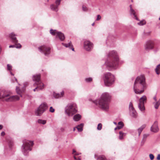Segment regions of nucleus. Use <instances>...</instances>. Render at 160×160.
<instances>
[{
    "mask_svg": "<svg viewBox=\"0 0 160 160\" xmlns=\"http://www.w3.org/2000/svg\"><path fill=\"white\" fill-rule=\"evenodd\" d=\"M114 123L115 125H117V122H114Z\"/></svg>",
    "mask_w": 160,
    "mask_h": 160,
    "instance_id": "nucleus-59",
    "label": "nucleus"
},
{
    "mask_svg": "<svg viewBox=\"0 0 160 160\" xmlns=\"http://www.w3.org/2000/svg\"><path fill=\"white\" fill-rule=\"evenodd\" d=\"M60 4V0H56L55 3L51 5V9L53 11L57 12L58 10V7Z\"/></svg>",
    "mask_w": 160,
    "mask_h": 160,
    "instance_id": "nucleus-13",
    "label": "nucleus"
},
{
    "mask_svg": "<svg viewBox=\"0 0 160 160\" xmlns=\"http://www.w3.org/2000/svg\"><path fill=\"white\" fill-rule=\"evenodd\" d=\"M148 136H149L148 134H144L143 135L142 139H145V140H146Z\"/></svg>",
    "mask_w": 160,
    "mask_h": 160,
    "instance_id": "nucleus-40",
    "label": "nucleus"
},
{
    "mask_svg": "<svg viewBox=\"0 0 160 160\" xmlns=\"http://www.w3.org/2000/svg\"><path fill=\"white\" fill-rule=\"evenodd\" d=\"M83 123H81L80 125H78L76 128L77 129L78 131L81 132L83 130Z\"/></svg>",
    "mask_w": 160,
    "mask_h": 160,
    "instance_id": "nucleus-24",
    "label": "nucleus"
},
{
    "mask_svg": "<svg viewBox=\"0 0 160 160\" xmlns=\"http://www.w3.org/2000/svg\"><path fill=\"white\" fill-rule=\"evenodd\" d=\"M111 99L110 95L108 92H104L99 99L94 101L93 102L103 110L107 111L109 108Z\"/></svg>",
    "mask_w": 160,
    "mask_h": 160,
    "instance_id": "nucleus-2",
    "label": "nucleus"
},
{
    "mask_svg": "<svg viewBox=\"0 0 160 160\" xmlns=\"http://www.w3.org/2000/svg\"><path fill=\"white\" fill-rule=\"evenodd\" d=\"M119 61L117 52L113 50L109 52L107 54V59L105 62V65L109 70H115L118 68Z\"/></svg>",
    "mask_w": 160,
    "mask_h": 160,
    "instance_id": "nucleus-1",
    "label": "nucleus"
},
{
    "mask_svg": "<svg viewBox=\"0 0 160 160\" xmlns=\"http://www.w3.org/2000/svg\"><path fill=\"white\" fill-rule=\"evenodd\" d=\"M146 23V22L145 21H141L140 22H138V24L139 25H143L145 24Z\"/></svg>",
    "mask_w": 160,
    "mask_h": 160,
    "instance_id": "nucleus-38",
    "label": "nucleus"
},
{
    "mask_svg": "<svg viewBox=\"0 0 160 160\" xmlns=\"http://www.w3.org/2000/svg\"><path fill=\"white\" fill-rule=\"evenodd\" d=\"M81 118V115L79 114H77L73 116V119L75 121H78Z\"/></svg>",
    "mask_w": 160,
    "mask_h": 160,
    "instance_id": "nucleus-21",
    "label": "nucleus"
},
{
    "mask_svg": "<svg viewBox=\"0 0 160 160\" xmlns=\"http://www.w3.org/2000/svg\"><path fill=\"white\" fill-rule=\"evenodd\" d=\"M10 74H11V75H12V76H13V75H14V74H13L12 73V72L11 71H10Z\"/></svg>",
    "mask_w": 160,
    "mask_h": 160,
    "instance_id": "nucleus-54",
    "label": "nucleus"
},
{
    "mask_svg": "<svg viewBox=\"0 0 160 160\" xmlns=\"http://www.w3.org/2000/svg\"><path fill=\"white\" fill-rule=\"evenodd\" d=\"M14 45H11L9 46V48H21L22 46L20 43L15 44Z\"/></svg>",
    "mask_w": 160,
    "mask_h": 160,
    "instance_id": "nucleus-25",
    "label": "nucleus"
},
{
    "mask_svg": "<svg viewBox=\"0 0 160 160\" xmlns=\"http://www.w3.org/2000/svg\"><path fill=\"white\" fill-rule=\"evenodd\" d=\"M56 37H58L61 41H63L65 38L64 34L61 32H57V34L56 35Z\"/></svg>",
    "mask_w": 160,
    "mask_h": 160,
    "instance_id": "nucleus-17",
    "label": "nucleus"
},
{
    "mask_svg": "<svg viewBox=\"0 0 160 160\" xmlns=\"http://www.w3.org/2000/svg\"><path fill=\"white\" fill-rule=\"evenodd\" d=\"M38 122L40 124H46V120H43L41 119H39L38 120Z\"/></svg>",
    "mask_w": 160,
    "mask_h": 160,
    "instance_id": "nucleus-34",
    "label": "nucleus"
},
{
    "mask_svg": "<svg viewBox=\"0 0 160 160\" xmlns=\"http://www.w3.org/2000/svg\"><path fill=\"white\" fill-rule=\"evenodd\" d=\"M159 20H160V17H159Z\"/></svg>",
    "mask_w": 160,
    "mask_h": 160,
    "instance_id": "nucleus-63",
    "label": "nucleus"
},
{
    "mask_svg": "<svg viewBox=\"0 0 160 160\" xmlns=\"http://www.w3.org/2000/svg\"><path fill=\"white\" fill-rule=\"evenodd\" d=\"M130 14L131 15H133L136 19L137 20H138V18L136 17V16L135 15V11L132 8V5H130Z\"/></svg>",
    "mask_w": 160,
    "mask_h": 160,
    "instance_id": "nucleus-19",
    "label": "nucleus"
},
{
    "mask_svg": "<svg viewBox=\"0 0 160 160\" xmlns=\"http://www.w3.org/2000/svg\"><path fill=\"white\" fill-rule=\"evenodd\" d=\"M79 154V153H78V152H76V153L74 154L75 155H78Z\"/></svg>",
    "mask_w": 160,
    "mask_h": 160,
    "instance_id": "nucleus-53",
    "label": "nucleus"
},
{
    "mask_svg": "<svg viewBox=\"0 0 160 160\" xmlns=\"http://www.w3.org/2000/svg\"><path fill=\"white\" fill-rule=\"evenodd\" d=\"M94 24H95L94 22H93V23L92 24V26H93L94 25Z\"/></svg>",
    "mask_w": 160,
    "mask_h": 160,
    "instance_id": "nucleus-56",
    "label": "nucleus"
},
{
    "mask_svg": "<svg viewBox=\"0 0 160 160\" xmlns=\"http://www.w3.org/2000/svg\"><path fill=\"white\" fill-rule=\"evenodd\" d=\"M149 156L151 160H152L154 159V156L152 154H150L149 155Z\"/></svg>",
    "mask_w": 160,
    "mask_h": 160,
    "instance_id": "nucleus-43",
    "label": "nucleus"
},
{
    "mask_svg": "<svg viewBox=\"0 0 160 160\" xmlns=\"http://www.w3.org/2000/svg\"><path fill=\"white\" fill-rule=\"evenodd\" d=\"M153 99H154V100L155 102H156V101H157V98H156V96H155L153 98Z\"/></svg>",
    "mask_w": 160,
    "mask_h": 160,
    "instance_id": "nucleus-50",
    "label": "nucleus"
},
{
    "mask_svg": "<svg viewBox=\"0 0 160 160\" xmlns=\"http://www.w3.org/2000/svg\"><path fill=\"white\" fill-rule=\"evenodd\" d=\"M129 109L130 112L135 110L134 108L133 107L132 103V102H130L129 103Z\"/></svg>",
    "mask_w": 160,
    "mask_h": 160,
    "instance_id": "nucleus-32",
    "label": "nucleus"
},
{
    "mask_svg": "<svg viewBox=\"0 0 160 160\" xmlns=\"http://www.w3.org/2000/svg\"><path fill=\"white\" fill-rule=\"evenodd\" d=\"M0 98L7 102H12L19 100V98L17 95L11 96L10 92L2 90L0 91Z\"/></svg>",
    "mask_w": 160,
    "mask_h": 160,
    "instance_id": "nucleus-4",
    "label": "nucleus"
},
{
    "mask_svg": "<svg viewBox=\"0 0 160 160\" xmlns=\"http://www.w3.org/2000/svg\"><path fill=\"white\" fill-rule=\"evenodd\" d=\"M121 124V126L118 125L116 128H115V130H116L117 129H120L123 127L124 126V124L123 122H119L118 123V124Z\"/></svg>",
    "mask_w": 160,
    "mask_h": 160,
    "instance_id": "nucleus-28",
    "label": "nucleus"
},
{
    "mask_svg": "<svg viewBox=\"0 0 160 160\" xmlns=\"http://www.w3.org/2000/svg\"><path fill=\"white\" fill-rule=\"evenodd\" d=\"M157 159L158 160H160V154H158V155Z\"/></svg>",
    "mask_w": 160,
    "mask_h": 160,
    "instance_id": "nucleus-47",
    "label": "nucleus"
},
{
    "mask_svg": "<svg viewBox=\"0 0 160 160\" xmlns=\"http://www.w3.org/2000/svg\"><path fill=\"white\" fill-rule=\"evenodd\" d=\"M32 78L33 81L35 82L33 84V86H36V85H39L42 86H44V84L42 83L40 80V74L33 75Z\"/></svg>",
    "mask_w": 160,
    "mask_h": 160,
    "instance_id": "nucleus-12",
    "label": "nucleus"
},
{
    "mask_svg": "<svg viewBox=\"0 0 160 160\" xmlns=\"http://www.w3.org/2000/svg\"><path fill=\"white\" fill-rule=\"evenodd\" d=\"M36 86H37L33 89V90L34 92L36 91L37 89L42 90L44 88V86H42L39 85H36Z\"/></svg>",
    "mask_w": 160,
    "mask_h": 160,
    "instance_id": "nucleus-26",
    "label": "nucleus"
},
{
    "mask_svg": "<svg viewBox=\"0 0 160 160\" xmlns=\"http://www.w3.org/2000/svg\"><path fill=\"white\" fill-rule=\"evenodd\" d=\"M147 99V97L145 95H143L139 99L138 107L142 112L144 111L145 110L144 103L146 102Z\"/></svg>",
    "mask_w": 160,
    "mask_h": 160,
    "instance_id": "nucleus-9",
    "label": "nucleus"
},
{
    "mask_svg": "<svg viewBox=\"0 0 160 160\" xmlns=\"http://www.w3.org/2000/svg\"><path fill=\"white\" fill-rule=\"evenodd\" d=\"M62 44L66 48H69L70 49H71L72 51H74V48H73V45L72 44V43L71 42H69L68 43H62Z\"/></svg>",
    "mask_w": 160,
    "mask_h": 160,
    "instance_id": "nucleus-18",
    "label": "nucleus"
},
{
    "mask_svg": "<svg viewBox=\"0 0 160 160\" xmlns=\"http://www.w3.org/2000/svg\"><path fill=\"white\" fill-rule=\"evenodd\" d=\"M76 128H73V131H75V130H76Z\"/></svg>",
    "mask_w": 160,
    "mask_h": 160,
    "instance_id": "nucleus-58",
    "label": "nucleus"
},
{
    "mask_svg": "<svg viewBox=\"0 0 160 160\" xmlns=\"http://www.w3.org/2000/svg\"><path fill=\"white\" fill-rule=\"evenodd\" d=\"M48 106L45 103H42L39 107L35 111L36 115L40 116L47 109Z\"/></svg>",
    "mask_w": 160,
    "mask_h": 160,
    "instance_id": "nucleus-8",
    "label": "nucleus"
},
{
    "mask_svg": "<svg viewBox=\"0 0 160 160\" xmlns=\"http://www.w3.org/2000/svg\"><path fill=\"white\" fill-rule=\"evenodd\" d=\"M118 126H121V124H118Z\"/></svg>",
    "mask_w": 160,
    "mask_h": 160,
    "instance_id": "nucleus-62",
    "label": "nucleus"
},
{
    "mask_svg": "<svg viewBox=\"0 0 160 160\" xmlns=\"http://www.w3.org/2000/svg\"><path fill=\"white\" fill-rule=\"evenodd\" d=\"M33 145V142L24 139L23 141V144L21 148L22 152L24 156L28 155L29 152L32 150V147Z\"/></svg>",
    "mask_w": 160,
    "mask_h": 160,
    "instance_id": "nucleus-6",
    "label": "nucleus"
},
{
    "mask_svg": "<svg viewBox=\"0 0 160 160\" xmlns=\"http://www.w3.org/2000/svg\"><path fill=\"white\" fill-rule=\"evenodd\" d=\"M74 158L75 159L77 160V158L76 157H75V156H74Z\"/></svg>",
    "mask_w": 160,
    "mask_h": 160,
    "instance_id": "nucleus-57",
    "label": "nucleus"
},
{
    "mask_svg": "<svg viewBox=\"0 0 160 160\" xmlns=\"http://www.w3.org/2000/svg\"><path fill=\"white\" fill-rule=\"evenodd\" d=\"M85 81L87 83H90L92 81V79L91 77L86 78L85 79Z\"/></svg>",
    "mask_w": 160,
    "mask_h": 160,
    "instance_id": "nucleus-33",
    "label": "nucleus"
},
{
    "mask_svg": "<svg viewBox=\"0 0 160 160\" xmlns=\"http://www.w3.org/2000/svg\"><path fill=\"white\" fill-rule=\"evenodd\" d=\"M153 104H154V108L156 109H158L160 105V98L158 101H156L155 102H153Z\"/></svg>",
    "mask_w": 160,
    "mask_h": 160,
    "instance_id": "nucleus-22",
    "label": "nucleus"
},
{
    "mask_svg": "<svg viewBox=\"0 0 160 160\" xmlns=\"http://www.w3.org/2000/svg\"><path fill=\"white\" fill-rule=\"evenodd\" d=\"M39 50L43 53L45 56H48L51 52V48L48 46L43 45L38 48Z\"/></svg>",
    "mask_w": 160,
    "mask_h": 160,
    "instance_id": "nucleus-10",
    "label": "nucleus"
},
{
    "mask_svg": "<svg viewBox=\"0 0 160 160\" xmlns=\"http://www.w3.org/2000/svg\"><path fill=\"white\" fill-rule=\"evenodd\" d=\"M101 18V16L99 15H97V19H96V20L97 21H98L100 20Z\"/></svg>",
    "mask_w": 160,
    "mask_h": 160,
    "instance_id": "nucleus-46",
    "label": "nucleus"
},
{
    "mask_svg": "<svg viewBox=\"0 0 160 160\" xmlns=\"http://www.w3.org/2000/svg\"><path fill=\"white\" fill-rule=\"evenodd\" d=\"M77 111L76 104L73 102L68 104L65 108V113L69 117L72 116Z\"/></svg>",
    "mask_w": 160,
    "mask_h": 160,
    "instance_id": "nucleus-7",
    "label": "nucleus"
},
{
    "mask_svg": "<svg viewBox=\"0 0 160 160\" xmlns=\"http://www.w3.org/2000/svg\"><path fill=\"white\" fill-rule=\"evenodd\" d=\"M3 127V126L2 125H0V130Z\"/></svg>",
    "mask_w": 160,
    "mask_h": 160,
    "instance_id": "nucleus-52",
    "label": "nucleus"
},
{
    "mask_svg": "<svg viewBox=\"0 0 160 160\" xmlns=\"http://www.w3.org/2000/svg\"><path fill=\"white\" fill-rule=\"evenodd\" d=\"M55 97L56 98H58L61 97V94L60 93H56V95H54Z\"/></svg>",
    "mask_w": 160,
    "mask_h": 160,
    "instance_id": "nucleus-39",
    "label": "nucleus"
},
{
    "mask_svg": "<svg viewBox=\"0 0 160 160\" xmlns=\"http://www.w3.org/2000/svg\"><path fill=\"white\" fill-rule=\"evenodd\" d=\"M7 69L8 70H11L12 69V67L9 64H7Z\"/></svg>",
    "mask_w": 160,
    "mask_h": 160,
    "instance_id": "nucleus-42",
    "label": "nucleus"
},
{
    "mask_svg": "<svg viewBox=\"0 0 160 160\" xmlns=\"http://www.w3.org/2000/svg\"><path fill=\"white\" fill-rule=\"evenodd\" d=\"M54 109L52 107H51L50 108L49 111L51 112H54Z\"/></svg>",
    "mask_w": 160,
    "mask_h": 160,
    "instance_id": "nucleus-44",
    "label": "nucleus"
},
{
    "mask_svg": "<svg viewBox=\"0 0 160 160\" xmlns=\"http://www.w3.org/2000/svg\"><path fill=\"white\" fill-rule=\"evenodd\" d=\"M131 2H133V0H131Z\"/></svg>",
    "mask_w": 160,
    "mask_h": 160,
    "instance_id": "nucleus-64",
    "label": "nucleus"
},
{
    "mask_svg": "<svg viewBox=\"0 0 160 160\" xmlns=\"http://www.w3.org/2000/svg\"><path fill=\"white\" fill-rule=\"evenodd\" d=\"M97 160H107L104 156H100L97 159Z\"/></svg>",
    "mask_w": 160,
    "mask_h": 160,
    "instance_id": "nucleus-35",
    "label": "nucleus"
},
{
    "mask_svg": "<svg viewBox=\"0 0 160 160\" xmlns=\"http://www.w3.org/2000/svg\"><path fill=\"white\" fill-rule=\"evenodd\" d=\"M146 88V84L145 79L142 75L138 77L134 82L133 89L136 94H140L144 92V89Z\"/></svg>",
    "mask_w": 160,
    "mask_h": 160,
    "instance_id": "nucleus-3",
    "label": "nucleus"
},
{
    "mask_svg": "<svg viewBox=\"0 0 160 160\" xmlns=\"http://www.w3.org/2000/svg\"><path fill=\"white\" fill-rule=\"evenodd\" d=\"M5 135V133L4 132H2L1 133V135L2 136H4Z\"/></svg>",
    "mask_w": 160,
    "mask_h": 160,
    "instance_id": "nucleus-49",
    "label": "nucleus"
},
{
    "mask_svg": "<svg viewBox=\"0 0 160 160\" xmlns=\"http://www.w3.org/2000/svg\"><path fill=\"white\" fill-rule=\"evenodd\" d=\"M150 32H148L147 33H145L144 32V34L145 35H149Z\"/></svg>",
    "mask_w": 160,
    "mask_h": 160,
    "instance_id": "nucleus-51",
    "label": "nucleus"
},
{
    "mask_svg": "<svg viewBox=\"0 0 160 160\" xmlns=\"http://www.w3.org/2000/svg\"><path fill=\"white\" fill-rule=\"evenodd\" d=\"M82 9L85 12L87 11L88 10L87 8L84 5H83L82 6Z\"/></svg>",
    "mask_w": 160,
    "mask_h": 160,
    "instance_id": "nucleus-41",
    "label": "nucleus"
},
{
    "mask_svg": "<svg viewBox=\"0 0 160 160\" xmlns=\"http://www.w3.org/2000/svg\"><path fill=\"white\" fill-rule=\"evenodd\" d=\"M16 35L13 32L11 33L9 35V37L12 40V42L14 44L17 43L18 42L16 38Z\"/></svg>",
    "mask_w": 160,
    "mask_h": 160,
    "instance_id": "nucleus-16",
    "label": "nucleus"
},
{
    "mask_svg": "<svg viewBox=\"0 0 160 160\" xmlns=\"http://www.w3.org/2000/svg\"><path fill=\"white\" fill-rule=\"evenodd\" d=\"M146 140L145 139H142V141L141 142V146H143Z\"/></svg>",
    "mask_w": 160,
    "mask_h": 160,
    "instance_id": "nucleus-45",
    "label": "nucleus"
},
{
    "mask_svg": "<svg viewBox=\"0 0 160 160\" xmlns=\"http://www.w3.org/2000/svg\"><path fill=\"white\" fill-rule=\"evenodd\" d=\"M16 91L18 94L20 95L21 97H22V96L21 95V91L19 88L18 87H16Z\"/></svg>",
    "mask_w": 160,
    "mask_h": 160,
    "instance_id": "nucleus-36",
    "label": "nucleus"
},
{
    "mask_svg": "<svg viewBox=\"0 0 160 160\" xmlns=\"http://www.w3.org/2000/svg\"><path fill=\"white\" fill-rule=\"evenodd\" d=\"M102 78L105 86H110L114 83L115 80V76L110 72H106L103 73Z\"/></svg>",
    "mask_w": 160,
    "mask_h": 160,
    "instance_id": "nucleus-5",
    "label": "nucleus"
},
{
    "mask_svg": "<svg viewBox=\"0 0 160 160\" xmlns=\"http://www.w3.org/2000/svg\"><path fill=\"white\" fill-rule=\"evenodd\" d=\"M146 127L145 124H143L142 125L140 128H139L138 131V136H139L141 134V132L143 129L145 128Z\"/></svg>",
    "mask_w": 160,
    "mask_h": 160,
    "instance_id": "nucleus-23",
    "label": "nucleus"
},
{
    "mask_svg": "<svg viewBox=\"0 0 160 160\" xmlns=\"http://www.w3.org/2000/svg\"><path fill=\"white\" fill-rule=\"evenodd\" d=\"M8 143V146L9 148L11 150L12 148V147L13 145V142L12 140H7Z\"/></svg>",
    "mask_w": 160,
    "mask_h": 160,
    "instance_id": "nucleus-27",
    "label": "nucleus"
},
{
    "mask_svg": "<svg viewBox=\"0 0 160 160\" xmlns=\"http://www.w3.org/2000/svg\"><path fill=\"white\" fill-rule=\"evenodd\" d=\"M155 71L157 74L160 73V64L157 66L155 69Z\"/></svg>",
    "mask_w": 160,
    "mask_h": 160,
    "instance_id": "nucleus-30",
    "label": "nucleus"
},
{
    "mask_svg": "<svg viewBox=\"0 0 160 160\" xmlns=\"http://www.w3.org/2000/svg\"><path fill=\"white\" fill-rule=\"evenodd\" d=\"M74 152H76V151L75 150L73 149V154L74 153Z\"/></svg>",
    "mask_w": 160,
    "mask_h": 160,
    "instance_id": "nucleus-55",
    "label": "nucleus"
},
{
    "mask_svg": "<svg viewBox=\"0 0 160 160\" xmlns=\"http://www.w3.org/2000/svg\"><path fill=\"white\" fill-rule=\"evenodd\" d=\"M151 131L153 132L156 133L159 131V129L158 126V122L156 121L152 125L150 128Z\"/></svg>",
    "mask_w": 160,
    "mask_h": 160,
    "instance_id": "nucleus-14",
    "label": "nucleus"
},
{
    "mask_svg": "<svg viewBox=\"0 0 160 160\" xmlns=\"http://www.w3.org/2000/svg\"><path fill=\"white\" fill-rule=\"evenodd\" d=\"M59 32L58 31L56 30H53L52 29H51L50 31V32L51 34L52 35H55L56 34V35L57 34V32Z\"/></svg>",
    "mask_w": 160,
    "mask_h": 160,
    "instance_id": "nucleus-29",
    "label": "nucleus"
},
{
    "mask_svg": "<svg viewBox=\"0 0 160 160\" xmlns=\"http://www.w3.org/2000/svg\"><path fill=\"white\" fill-rule=\"evenodd\" d=\"M154 43L153 41H149L146 42L145 48L146 50L152 49L153 48Z\"/></svg>",
    "mask_w": 160,
    "mask_h": 160,
    "instance_id": "nucleus-15",
    "label": "nucleus"
},
{
    "mask_svg": "<svg viewBox=\"0 0 160 160\" xmlns=\"http://www.w3.org/2000/svg\"><path fill=\"white\" fill-rule=\"evenodd\" d=\"M15 78V81H16L17 82V78Z\"/></svg>",
    "mask_w": 160,
    "mask_h": 160,
    "instance_id": "nucleus-60",
    "label": "nucleus"
},
{
    "mask_svg": "<svg viewBox=\"0 0 160 160\" xmlns=\"http://www.w3.org/2000/svg\"><path fill=\"white\" fill-rule=\"evenodd\" d=\"M60 94H61V97L63 96L64 94V92L63 91Z\"/></svg>",
    "mask_w": 160,
    "mask_h": 160,
    "instance_id": "nucleus-48",
    "label": "nucleus"
},
{
    "mask_svg": "<svg viewBox=\"0 0 160 160\" xmlns=\"http://www.w3.org/2000/svg\"><path fill=\"white\" fill-rule=\"evenodd\" d=\"M93 47V44L90 41L85 40L83 42V48L84 49L87 51H90Z\"/></svg>",
    "mask_w": 160,
    "mask_h": 160,
    "instance_id": "nucleus-11",
    "label": "nucleus"
},
{
    "mask_svg": "<svg viewBox=\"0 0 160 160\" xmlns=\"http://www.w3.org/2000/svg\"><path fill=\"white\" fill-rule=\"evenodd\" d=\"M102 125L101 123H99L98 124L97 127V129L98 130H100L102 128Z\"/></svg>",
    "mask_w": 160,
    "mask_h": 160,
    "instance_id": "nucleus-37",
    "label": "nucleus"
},
{
    "mask_svg": "<svg viewBox=\"0 0 160 160\" xmlns=\"http://www.w3.org/2000/svg\"><path fill=\"white\" fill-rule=\"evenodd\" d=\"M77 160H80L81 159L80 158H78V159H77Z\"/></svg>",
    "mask_w": 160,
    "mask_h": 160,
    "instance_id": "nucleus-61",
    "label": "nucleus"
},
{
    "mask_svg": "<svg viewBox=\"0 0 160 160\" xmlns=\"http://www.w3.org/2000/svg\"><path fill=\"white\" fill-rule=\"evenodd\" d=\"M126 133H124L122 131H120L119 132V139L120 140H122L123 139L124 137L126 135Z\"/></svg>",
    "mask_w": 160,
    "mask_h": 160,
    "instance_id": "nucleus-20",
    "label": "nucleus"
},
{
    "mask_svg": "<svg viewBox=\"0 0 160 160\" xmlns=\"http://www.w3.org/2000/svg\"><path fill=\"white\" fill-rule=\"evenodd\" d=\"M132 116L133 117H136L137 116V113L135 110L130 112Z\"/></svg>",
    "mask_w": 160,
    "mask_h": 160,
    "instance_id": "nucleus-31",
    "label": "nucleus"
}]
</instances>
